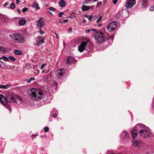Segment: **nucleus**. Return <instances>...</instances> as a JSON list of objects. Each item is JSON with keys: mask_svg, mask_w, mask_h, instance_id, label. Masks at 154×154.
<instances>
[{"mask_svg": "<svg viewBox=\"0 0 154 154\" xmlns=\"http://www.w3.org/2000/svg\"><path fill=\"white\" fill-rule=\"evenodd\" d=\"M58 110L56 108H54L53 109L51 113H58Z\"/></svg>", "mask_w": 154, "mask_h": 154, "instance_id": "nucleus-34", "label": "nucleus"}, {"mask_svg": "<svg viewBox=\"0 0 154 154\" xmlns=\"http://www.w3.org/2000/svg\"><path fill=\"white\" fill-rule=\"evenodd\" d=\"M16 2L17 4H18L20 2V1L19 0H16Z\"/></svg>", "mask_w": 154, "mask_h": 154, "instance_id": "nucleus-53", "label": "nucleus"}, {"mask_svg": "<svg viewBox=\"0 0 154 154\" xmlns=\"http://www.w3.org/2000/svg\"><path fill=\"white\" fill-rule=\"evenodd\" d=\"M32 139H33L34 138H35L36 137H35V135H32Z\"/></svg>", "mask_w": 154, "mask_h": 154, "instance_id": "nucleus-54", "label": "nucleus"}, {"mask_svg": "<svg viewBox=\"0 0 154 154\" xmlns=\"http://www.w3.org/2000/svg\"><path fill=\"white\" fill-rule=\"evenodd\" d=\"M11 86L9 84H7L5 85H0V88L6 89H7Z\"/></svg>", "mask_w": 154, "mask_h": 154, "instance_id": "nucleus-22", "label": "nucleus"}, {"mask_svg": "<svg viewBox=\"0 0 154 154\" xmlns=\"http://www.w3.org/2000/svg\"><path fill=\"white\" fill-rule=\"evenodd\" d=\"M1 59H3V60L5 62H7L9 60V58L8 57V58L7 57H5V56H3L2 57L0 58Z\"/></svg>", "mask_w": 154, "mask_h": 154, "instance_id": "nucleus-28", "label": "nucleus"}, {"mask_svg": "<svg viewBox=\"0 0 154 154\" xmlns=\"http://www.w3.org/2000/svg\"><path fill=\"white\" fill-rule=\"evenodd\" d=\"M58 114V113H51V115L53 117L55 118L57 116Z\"/></svg>", "mask_w": 154, "mask_h": 154, "instance_id": "nucleus-31", "label": "nucleus"}, {"mask_svg": "<svg viewBox=\"0 0 154 154\" xmlns=\"http://www.w3.org/2000/svg\"><path fill=\"white\" fill-rule=\"evenodd\" d=\"M150 10L151 11H152L154 10V6H153L151 7L150 8Z\"/></svg>", "mask_w": 154, "mask_h": 154, "instance_id": "nucleus-44", "label": "nucleus"}, {"mask_svg": "<svg viewBox=\"0 0 154 154\" xmlns=\"http://www.w3.org/2000/svg\"><path fill=\"white\" fill-rule=\"evenodd\" d=\"M26 22L25 19H21L19 20L18 23L20 26H23L25 24Z\"/></svg>", "mask_w": 154, "mask_h": 154, "instance_id": "nucleus-20", "label": "nucleus"}, {"mask_svg": "<svg viewBox=\"0 0 154 154\" xmlns=\"http://www.w3.org/2000/svg\"><path fill=\"white\" fill-rule=\"evenodd\" d=\"M90 6V9H93L94 8V5H92V6Z\"/></svg>", "mask_w": 154, "mask_h": 154, "instance_id": "nucleus-47", "label": "nucleus"}, {"mask_svg": "<svg viewBox=\"0 0 154 154\" xmlns=\"http://www.w3.org/2000/svg\"><path fill=\"white\" fill-rule=\"evenodd\" d=\"M118 0H114L113 1V3L114 4H116L117 3V2Z\"/></svg>", "mask_w": 154, "mask_h": 154, "instance_id": "nucleus-46", "label": "nucleus"}, {"mask_svg": "<svg viewBox=\"0 0 154 154\" xmlns=\"http://www.w3.org/2000/svg\"><path fill=\"white\" fill-rule=\"evenodd\" d=\"M0 21L2 22H4L5 21V18L2 16L0 15Z\"/></svg>", "mask_w": 154, "mask_h": 154, "instance_id": "nucleus-36", "label": "nucleus"}, {"mask_svg": "<svg viewBox=\"0 0 154 154\" xmlns=\"http://www.w3.org/2000/svg\"><path fill=\"white\" fill-rule=\"evenodd\" d=\"M23 99L19 97L16 100L14 97L12 95H10L7 97V100L6 99L5 97L3 95L0 94V102L6 108L8 109L11 111V108L9 106L7 103L8 102L12 103H19L20 104L22 102H23Z\"/></svg>", "mask_w": 154, "mask_h": 154, "instance_id": "nucleus-2", "label": "nucleus"}, {"mask_svg": "<svg viewBox=\"0 0 154 154\" xmlns=\"http://www.w3.org/2000/svg\"><path fill=\"white\" fill-rule=\"evenodd\" d=\"M102 17L101 16H100L99 18L96 21V23H98L99 22L102 20Z\"/></svg>", "mask_w": 154, "mask_h": 154, "instance_id": "nucleus-41", "label": "nucleus"}, {"mask_svg": "<svg viewBox=\"0 0 154 154\" xmlns=\"http://www.w3.org/2000/svg\"><path fill=\"white\" fill-rule=\"evenodd\" d=\"M141 5L143 8H146L148 4V0H141Z\"/></svg>", "mask_w": 154, "mask_h": 154, "instance_id": "nucleus-17", "label": "nucleus"}, {"mask_svg": "<svg viewBox=\"0 0 154 154\" xmlns=\"http://www.w3.org/2000/svg\"><path fill=\"white\" fill-rule=\"evenodd\" d=\"M102 24H100V25H99L98 26V27H100L102 25Z\"/></svg>", "mask_w": 154, "mask_h": 154, "instance_id": "nucleus-59", "label": "nucleus"}, {"mask_svg": "<svg viewBox=\"0 0 154 154\" xmlns=\"http://www.w3.org/2000/svg\"><path fill=\"white\" fill-rule=\"evenodd\" d=\"M48 9L52 11H54L56 10V9L55 8L51 7H50Z\"/></svg>", "mask_w": 154, "mask_h": 154, "instance_id": "nucleus-38", "label": "nucleus"}, {"mask_svg": "<svg viewBox=\"0 0 154 154\" xmlns=\"http://www.w3.org/2000/svg\"><path fill=\"white\" fill-rule=\"evenodd\" d=\"M114 35H110V38H114Z\"/></svg>", "mask_w": 154, "mask_h": 154, "instance_id": "nucleus-50", "label": "nucleus"}, {"mask_svg": "<svg viewBox=\"0 0 154 154\" xmlns=\"http://www.w3.org/2000/svg\"><path fill=\"white\" fill-rule=\"evenodd\" d=\"M64 72V69H60L56 72L55 74L58 77H62L63 75Z\"/></svg>", "mask_w": 154, "mask_h": 154, "instance_id": "nucleus-11", "label": "nucleus"}, {"mask_svg": "<svg viewBox=\"0 0 154 154\" xmlns=\"http://www.w3.org/2000/svg\"><path fill=\"white\" fill-rule=\"evenodd\" d=\"M23 36L21 34L18 33H14L12 35H10V37L12 38H23Z\"/></svg>", "mask_w": 154, "mask_h": 154, "instance_id": "nucleus-13", "label": "nucleus"}, {"mask_svg": "<svg viewBox=\"0 0 154 154\" xmlns=\"http://www.w3.org/2000/svg\"><path fill=\"white\" fill-rule=\"evenodd\" d=\"M48 13H49V14L50 15H52V13L51 12H50V11H49Z\"/></svg>", "mask_w": 154, "mask_h": 154, "instance_id": "nucleus-56", "label": "nucleus"}, {"mask_svg": "<svg viewBox=\"0 0 154 154\" xmlns=\"http://www.w3.org/2000/svg\"><path fill=\"white\" fill-rule=\"evenodd\" d=\"M102 3V2L101 1L98 2L97 3V5H96V6L98 7L100 6Z\"/></svg>", "mask_w": 154, "mask_h": 154, "instance_id": "nucleus-40", "label": "nucleus"}, {"mask_svg": "<svg viewBox=\"0 0 154 154\" xmlns=\"http://www.w3.org/2000/svg\"><path fill=\"white\" fill-rule=\"evenodd\" d=\"M10 8L12 9H14L15 8V5L14 3H11L10 5Z\"/></svg>", "mask_w": 154, "mask_h": 154, "instance_id": "nucleus-33", "label": "nucleus"}, {"mask_svg": "<svg viewBox=\"0 0 154 154\" xmlns=\"http://www.w3.org/2000/svg\"><path fill=\"white\" fill-rule=\"evenodd\" d=\"M135 128H137L140 136L144 138L149 137L150 134V129L142 124H138L135 126Z\"/></svg>", "mask_w": 154, "mask_h": 154, "instance_id": "nucleus-3", "label": "nucleus"}, {"mask_svg": "<svg viewBox=\"0 0 154 154\" xmlns=\"http://www.w3.org/2000/svg\"><path fill=\"white\" fill-rule=\"evenodd\" d=\"M28 94L29 97L34 100H38L42 98L46 103H50L53 98L48 93L43 95L42 90L39 88H31L28 90Z\"/></svg>", "mask_w": 154, "mask_h": 154, "instance_id": "nucleus-1", "label": "nucleus"}, {"mask_svg": "<svg viewBox=\"0 0 154 154\" xmlns=\"http://www.w3.org/2000/svg\"><path fill=\"white\" fill-rule=\"evenodd\" d=\"M59 5L61 7H64L66 5V3L64 0H60L59 2Z\"/></svg>", "mask_w": 154, "mask_h": 154, "instance_id": "nucleus-21", "label": "nucleus"}, {"mask_svg": "<svg viewBox=\"0 0 154 154\" xmlns=\"http://www.w3.org/2000/svg\"><path fill=\"white\" fill-rule=\"evenodd\" d=\"M25 41L24 39H14V42L17 44H19L23 43Z\"/></svg>", "mask_w": 154, "mask_h": 154, "instance_id": "nucleus-16", "label": "nucleus"}, {"mask_svg": "<svg viewBox=\"0 0 154 154\" xmlns=\"http://www.w3.org/2000/svg\"><path fill=\"white\" fill-rule=\"evenodd\" d=\"M45 70L43 69V70L42 72V73H44L45 72Z\"/></svg>", "mask_w": 154, "mask_h": 154, "instance_id": "nucleus-58", "label": "nucleus"}, {"mask_svg": "<svg viewBox=\"0 0 154 154\" xmlns=\"http://www.w3.org/2000/svg\"><path fill=\"white\" fill-rule=\"evenodd\" d=\"M33 7L36 9V10H38L40 9L38 5L37 2H35L33 4Z\"/></svg>", "mask_w": 154, "mask_h": 154, "instance_id": "nucleus-25", "label": "nucleus"}, {"mask_svg": "<svg viewBox=\"0 0 154 154\" xmlns=\"http://www.w3.org/2000/svg\"><path fill=\"white\" fill-rule=\"evenodd\" d=\"M0 44H2V42L0 41Z\"/></svg>", "mask_w": 154, "mask_h": 154, "instance_id": "nucleus-64", "label": "nucleus"}, {"mask_svg": "<svg viewBox=\"0 0 154 154\" xmlns=\"http://www.w3.org/2000/svg\"><path fill=\"white\" fill-rule=\"evenodd\" d=\"M0 62H1V63H2V64H5V63L4 62H3L2 61L0 60Z\"/></svg>", "mask_w": 154, "mask_h": 154, "instance_id": "nucleus-57", "label": "nucleus"}, {"mask_svg": "<svg viewBox=\"0 0 154 154\" xmlns=\"http://www.w3.org/2000/svg\"><path fill=\"white\" fill-rule=\"evenodd\" d=\"M82 9L83 11H88L90 9V6L83 5L82 7Z\"/></svg>", "mask_w": 154, "mask_h": 154, "instance_id": "nucleus-19", "label": "nucleus"}, {"mask_svg": "<svg viewBox=\"0 0 154 154\" xmlns=\"http://www.w3.org/2000/svg\"><path fill=\"white\" fill-rule=\"evenodd\" d=\"M133 144L134 146L138 148H140L144 145L143 143L141 140H136L133 141Z\"/></svg>", "mask_w": 154, "mask_h": 154, "instance_id": "nucleus-8", "label": "nucleus"}, {"mask_svg": "<svg viewBox=\"0 0 154 154\" xmlns=\"http://www.w3.org/2000/svg\"><path fill=\"white\" fill-rule=\"evenodd\" d=\"M35 79L34 77L30 78L29 79H28L27 80V82L28 83H29L31 82V81L34 80Z\"/></svg>", "mask_w": 154, "mask_h": 154, "instance_id": "nucleus-32", "label": "nucleus"}, {"mask_svg": "<svg viewBox=\"0 0 154 154\" xmlns=\"http://www.w3.org/2000/svg\"><path fill=\"white\" fill-rule=\"evenodd\" d=\"M44 131L45 132H48L49 130V128L48 127H45L44 128Z\"/></svg>", "mask_w": 154, "mask_h": 154, "instance_id": "nucleus-39", "label": "nucleus"}, {"mask_svg": "<svg viewBox=\"0 0 154 154\" xmlns=\"http://www.w3.org/2000/svg\"><path fill=\"white\" fill-rule=\"evenodd\" d=\"M121 137L124 140H128L129 137L128 132L126 131H123L121 134Z\"/></svg>", "mask_w": 154, "mask_h": 154, "instance_id": "nucleus-10", "label": "nucleus"}, {"mask_svg": "<svg viewBox=\"0 0 154 154\" xmlns=\"http://www.w3.org/2000/svg\"><path fill=\"white\" fill-rule=\"evenodd\" d=\"M97 43L100 45V47L101 48H105L112 42V39H95Z\"/></svg>", "mask_w": 154, "mask_h": 154, "instance_id": "nucleus-5", "label": "nucleus"}, {"mask_svg": "<svg viewBox=\"0 0 154 154\" xmlns=\"http://www.w3.org/2000/svg\"><path fill=\"white\" fill-rule=\"evenodd\" d=\"M56 37H57V38H58V36L57 34L56 33Z\"/></svg>", "mask_w": 154, "mask_h": 154, "instance_id": "nucleus-60", "label": "nucleus"}, {"mask_svg": "<svg viewBox=\"0 0 154 154\" xmlns=\"http://www.w3.org/2000/svg\"><path fill=\"white\" fill-rule=\"evenodd\" d=\"M91 31H92L93 32H94L96 31V29H87L86 30V32L87 33H88L89 32Z\"/></svg>", "mask_w": 154, "mask_h": 154, "instance_id": "nucleus-35", "label": "nucleus"}, {"mask_svg": "<svg viewBox=\"0 0 154 154\" xmlns=\"http://www.w3.org/2000/svg\"><path fill=\"white\" fill-rule=\"evenodd\" d=\"M64 14V12H60L58 14V17H62V16Z\"/></svg>", "mask_w": 154, "mask_h": 154, "instance_id": "nucleus-43", "label": "nucleus"}, {"mask_svg": "<svg viewBox=\"0 0 154 154\" xmlns=\"http://www.w3.org/2000/svg\"><path fill=\"white\" fill-rule=\"evenodd\" d=\"M91 0H85L83 3L85 4H88L91 3Z\"/></svg>", "mask_w": 154, "mask_h": 154, "instance_id": "nucleus-30", "label": "nucleus"}, {"mask_svg": "<svg viewBox=\"0 0 154 154\" xmlns=\"http://www.w3.org/2000/svg\"><path fill=\"white\" fill-rule=\"evenodd\" d=\"M43 18L41 17L39 18V20L37 21L38 24L37 26L38 27H42L45 24L43 20Z\"/></svg>", "mask_w": 154, "mask_h": 154, "instance_id": "nucleus-14", "label": "nucleus"}, {"mask_svg": "<svg viewBox=\"0 0 154 154\" xmlns=\"http://www.w3.org/2000/svg\"><path fill=\"white\" fill-rule=\"evenodd\" d=\"M9 59L12 61H14L16 60V58L12 56H9L8 57Z\"/></svg>", "mask_w": 154, "mask_h": 154, "instance_id": "nucleus-29", "label": "nucleus"}, {"mask_svg": "<svg viewBox=\"0 0 154 154\" xmlns=\"http://www.w3.org/2000/svg\"><path fill=\"white\" fill-rule=\"evenodd\" d=\"M51 75H48L45 78L44 80L47 82H49L51 80Z\"/></svg>", "mask_w": 154, "mask_h": 154, "instance_id": "nucleus-23", "label": "nucleus"}, {"mask_svg": "<svg viewBox=\"0 0 154 154\" xmlns=\"http://www.w3.org/2000/svg\"><path fill=\"white\" fill-rule=\"evenodd\" d=\"M44 39H41L39 41H38L35 45L37 46L40 45L42 43L45 42V41H44Z\"/></svg>", "mask_w": 154, "mask_h": 154, "instance_id": "nucleus-24", "label": "nucleus"}, {"mask_svg": "<svg viewBox=\"0 0 154 154\" xmlns=\"http://www.w3.org/2000/svg\"><path fill=\"white\" fill-rule=\"evenodd\" d=\"M8 3H9V2H5V3L4 4V6H6L7 5H8Z\"/></svg>", "mask_w": 154, "mask_h": 154, "instance_id": "nucleus-48", "label": "nucleus"}, {"mask_svg": "<svg viewBox=\"0 0 154 154\" xmlns=\"http://www.w3.org/2000/svg\"><path fill=\"white\" fill-rule=\"evenodd\" d=\"M99 0H94V2H96V1H98Z\"/></svg>", "mask_w": 154, "mask_h": 154, "instance_id": "nucleus-63", "label": "nucleus"}, {"mask_svg": "<svg viewBox=\"0 0 154 154\" xmlns=\"http://www.w3.org/2000/svg\"><path fill=\"white\" fill-rule=\"evenodd\" d=\"M138 132L139 133V131L137 130V128H135V127L131 131V134L133 139H134L137 137V134Z\"/></svg>", "mask_w": 154, "mask_h": 154, "instance_id": "nucleus-15", "label": "nucleus"}, {"mask_svg": "<svg viewBox=\"0 0 154 154\" xmlns=\"http://www.w3.org/2000/svg\"><path fill=\"white\" fill-rule=\"evenodd\" d=\"M117 26V23L116 22L113 21L110 23L107 26V29L109 32H112L114 31Z\"/></svg>", "mask_w": 154, "mask_h": 154, "instance_id": "nucleus-6", "label": "nucleus"}, {"mask_svg": "<svg viewBox=\"0 0 154 154\" xmlns=\"http://www.w3.org/2000/svg\"><path fill=\"white\" fill-rule=\"evenodd\" d=\"M95 38H103L104 36V33L101 30L95 31Z\"/></svg>", "mask_w": 154, "mask_h": 154, "instance_id": "nucleus-9", "label": "nucleus"}, {"mask_svg": "<svg viewBox=\"0 0 154 154\" xmlns=\"http://www.w3.org/2000/svg\"><path fill=\"white\" fill-rule=\"evenodd\" d=\"M72 29L71 28L69 27V28L68 29V31L70 32H72Z\"/></svg>", "mask_w": 154, "mask_h": 154, "instance_id": "nucleus-45", "label": "nucleus"}, {"mask_svg": "<svg viewBox=\"0 0 154 154\" xmlns=\"http://www.w3.org/2000/svg\"><path fill=\"white\" fill-rule=\"evenodd\" d=\"M136 3L135 0H127L125 4L126 7L127 9L131 8Z\"/></svg>", "mask_w": 154, "mask_h": 154, "instance_id": "nucleus-7", "label": "nucleus"}, {"mask_svg": "<svg viewBox=\"0 0 154 154\" xmlns=\"http://www.w3.org/2000/svg\"><path fill=\"white\" fill-rule=\"evenodd\" d=\"M59 22L60 23H62V22H61V21H60V20H59Z\"/></svg>", "mask_w": 154, "mask_h": 154, "instance_id": "nucleus-62", "label": "nucleus"}, {"mask_svg": "<svg viewBox=\"0 0 154 154\" xmlns=\"http://www.w3.org/2000/svg\"><path fill=\"white\" fill-rule=\"evenodd\" d=\"M14 53L16 55H22L23 54L22 51L17 49L14 50Z\"/></svg>", "mask_w": 154, "mask_h": 154, "instance_id": "nucleus-18", "label": "nucleus"}, {"mask_svg": "<svg viewBox=\"0 0 154 154\" xmlns=\"http://www.w3.org/2000/svg\"><path fill=\"white\" fill-rule=\"evenodd\" d=\"M46 64L45 63L42 64L41 66L40 67V69L41 70L44 69V67L46 66Z\"/></svg>", "mask_w": 154, "mask_h": 154, "instance_id": "nucleus-37", "label": "nucleus"}, {"mask_svg": "<svg viewBox=\"0 0 154 154\" xmlns=\"http://www.w3.org/2000/svg\"><path fill=\"white\" fill-rule=\"evenodd\" d=\"M75 61L74 58L71 56L68 57L66 60V63L69 65L74 63Z\"/></svg>", "mask_w": 154, "mask_h": 154, "instance_id": "nucleus-12", "label": "nucleus"}, {"mask_svg": "<svg viewBox=\"0 0 154 154\" xmlns=\"http://www.w3.org/2000/svg\"><path fill=\"white\" fill-rule=\"evenodd\" d=\"M93 48L94 45L89 39L82 42L78 48V50L80 52H82L85 50L88 52H90L93 51Z\"/></svg>", "mask_w": 154, "mask_h": 154, "instance_id": "nucleus-4", "label": "nucleus"}, {"mask_svg": "<svg viewBox=\"0 0 154 154\" xmlns=\"http://www.w3.org/2000/svg\"><path fill=\"white\" fill-rule=\"evenodd\" d=\"M17 12L19 14H20V11L19 9H17Z\"/></svg>", "mask_w": 154, "mask_h": 154, "instance_id": "nucleus-51", "label": "nucleus"}, {"mask_svg": "<svg viewBox=\"0 0 154 154\" xmlns=\"http://www.w3.org/2000/svg\"><path fill=\"white\" fill-rule=\"evenodd\" d=\"M28 10V9L26 7H25L22 9V11L23 12H24Z\"/></svg>", "mask_w": 154, "mask_h": 154, "instance_id": "nucleus-42", "label": "nucleus"}, {"mask_svg": "<svg viewBox=\"0 0 154 154\" xmlns=\"http://www.w3.org/2000/svg\"><path fill=\"white\" fill-rule=\"evenodd\" d=\"M84 16L85 17L88 19L89 21H90L92 19V16L91 15H85Z\"/></svg>", "mask_w": 154, "mask_h": 154, "instance_id": "nucleus-27", "label": "nucleus"}, {"mask_svg": "<svg viewBox=\"0 0 154 154\" xmlns=\"http://www.w3.org/2000/svg\"><path fill=\"white\" fill-rule=\"evenodd\" d=\"M86 22V20L85 19H84L83 20V22L84 23H85Z\"/></svg>", "mask_w": 154, "mask_h": 154, "instance_id": "nucleus-55", "label": "nucleus"}, {"mask_svg": "<svg viewBox=\"0 0 154 154\" xmlns=\"http://www.w3.org/2000/svg\"><path fill=\"white\" fill-rule=\"evenodd\" d=\"M5 48L4 47L2 46H0V53H5Z\"/></svg>", "mask_w": 154, "mask_h": 154, "instance_id": "nucleus-26", "label": "nucleus"}, {"mask_svg": "<svg viewBox=\"0 0 154 154\" xmlns=\"http://www.w3.org/2000/svg\"><path fill=\"white\" fill-rule=\"evenodd\" d=\"M68 21V20H63V23H66Z\"/></svg>", "mask_w": 154, "mask_h": 154, "instance_id": "nucleus-52", "label": "nucleus"}, {"mask_svg": "<svg viewBox=\"0 0 154 154\" xmlns=\"http://www.w3.org/2000/svg\"><path fill=\"white\" fill-rule=\"evenodd\" d=\"M49 71H46L45 72V73H47Z\"/></svg>", "mask_w": 154, "mask_h": 154, "instance_id": "nucleus-61", "label": "nucleus"}, {"mask_svg": "<svg viewBox=\"0 0 154 154\" xmlns=\"http://www.w3.org/2000/svg\"><path fill=\"white\" fill-rule=\"evenodd\" d=\"M44 33V32L42 31L41 30V29H40V34L41 35H43Z\"/></svg>", "mask_w": 154, "mask_h": 154, "instance_id": "nucleus-49", "label": "nucleus"}]
</instances>
